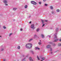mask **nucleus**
I'll return each mask as SVG.
<instances>
[{
	"label": "nucleus",
	"mask_w": 61,
	"mask_h": 61,
	"mask_svg": "<svg viewBox=\"0 0 61 61\" xmlns=\"http://www.w3.org/2000/svg\"><path fill=\"white\" fill-rule=\"evenodd\" d=\"M25 46L26 48L30 49L32 48V44L31 43H28Z\"/></svg>",
	"instance_id": "f257e3e1"
},
{
	"label": "nucleus",
	"mask_w": 61,
	"mask_h": 61,
	"mask_svg": "<svg viewBox=\"0 0 61 61\" xmlns=\"http://www.w3.org/2000/svg\"><path fill=\"white\" fill-rule=\"evenodd\" d=\"M54 36H55L54 37V39L55 40L53 42H55L57 41L58 40V39H57V36H56V35H55Z\"/></svg>",
	"instance_id": "f03ea898"
},
{
	"label": "nucleus",
	"mask_w": 61,
	"mask_h": 61,
	"mask_svg": "<svg viewBox=\"0 0 61 61\" xmlns=\"http://www.w3.org/2000/svg\"><path fill=\"white\" fill-rule=\"evenodd\" d=\"M31 3L33 5H36L37 3L34 1H31Z\"/></svg>",
	"instance_id": "7ed1b4c3"
},
{
	"label": "nucleus",
	"mask_w": 61,
	"mask_h": 61,
	"mask_svg": "<svg viewBox=\"0 0 61 61\" xmlns=\"http://www.w3.org/2000/svg\"><path fill=\"white\" fill-rule=\"evenodd\" d=\"M31 28H32L33 29H35V27H34V25L32 24L31 25V26H30Z\"/></svg>",
	"instance_id": "20e7f679"
},
{
	"label": "nucleus",
	"mask_w": 61,
	"mask_h": 61,
	"mask_svg": "<svg viewBox=\"0 0 61 61\" xmlns=\"http://www.w3.org/2000/svg\"><path fill=\"white\" fill-rule=\"evenodd\" d=\"M51 46L50 45H48L46 46V47L47 48H50Z\"/></svg>",
	"instance_id": "39448f33"
},
{
	"label": "nucleus",
	"mask_w": 61,
	"mask_h": 61,
	"mask_svg": "<svg viewBox=\"0 0 61 61\" xmlns=\"http://www.w3.org/2000/svg\"><path fill=\"white\" fill-rule=\"evenodd\" d=\"M3 2L4 3H7V1L6 0H4Z\"/></svg>",
	"instance_id": "423d86ee"
},
{
	"label": "nucleus",
	"mask_w": 61,
	"mask_h": 61,
	"mask_svg": "<svg viewBox=\"0 0 61 61\" xmlns=\"http://www.w3.org/2000/svg\"><path fill=\"white\" fill-rule=\"evenodd\" d=\"M29 59L30 61H33V60L31 59V57H30Z\"/></svg>",
	"instance_id": "0eeeda50"
},
{
	"label": "nucleus",
	"mask_w": 61,
	"mask_h": 61,
	"mask_svg": "<svg viewBox=\"0 0 61 61\" xmlns=\"http://www.w3.org/2000/svg\"><path fill=\"white\" fill-rule=\"evenodd\" d=\"M36 49V50H39V48H38V47H35Z\"/></svg>",
	"instance_id": "6e6552de"
},
{
	"label": "nucleus",
	"mask_w": 61,
	"mask_h": 61,
	"mask_svg": "<svg viewBox=\"0 0 61 61\" xmlns=\"http://www.w3.org/2000/svg\"><path fill=\"white\" fill-rule=\"evenodd\" d=\"M20 46H18L17 47V49H20Z\"/></svg>",
	"instance_id": "1a4fd4ad"
},
{
	"label": "nucleus",
	"mask_w": 61,
	"mask_h": 61,
	"mask_svg": "<svg viewBox=\"0 0 61 61\" xmlns=\"http://www.w3.org/2000/svg\"><path fill=\"white\" fill-rule=\"evenodd\" d=\"M33 40V39H30L29 41V42H30V41H32V40Z\"/></svg>",
	"instance_id": "9d476101"
},
{
	"label": "nucleus",
	"mask_w": 61,
	"mask_h": 61,
	"mask_svg": "<svg viewBox=\"0 0 61 61\" xmlns=\"http://www.w3.org/2000/svg\"><path fill=\"white\" fill-rule=\"evenodd\" d=\"M38 44L39 45H41V43L40 42H39Z\"/></svg>",
	"instance_id": "9b49d317"
},
{
	"label": "nucleus",
	"mask_w": 61,
	"mask_h": 61,
	"mask_svg": "<svg viewBox=\"0 0 61 61\" xmlns=\"http://www.w3.org/2000/svg\"><path fill=\"white\" fill-rule=\"evenodd\" d=\"M50 8L51 9H53V7H52V6H50Z\"/></svg>",
	"instance_id": "f8f14e48"
},
{
	"label": "nucleus",
	"mask_w": 61,
	"mask_h": 61,
	"mask_svg": "<svg viewBox=\"0 0 61 61\" xmlns=\"http://www.w3.org/2000/svg\"><path fill=\"white\" fill-rule=\"evenodd\" d=\"M41 35L42 38H44V35L43 34H41Z\"/></svg>",
	"instance_id": "ddd939ff"
},
{
	"label": "nucleus",
	"mask_w": 61,
	"mask_h": 61,
	"mask_svg": "<svg viewBox=\"0 0 61 61\" xmlns=\"http://www.w3.org/2000/svg\"><path fill=\"white\" fill-rule=\"evenodd\" d=\"M61 44L60 43H59L58 44V46H61Z\"/></svg>",
	"instance_id": "4468645a"
},
{
	"label": "nucleus",
	"mask_w": 61,
	"mask_h": 61,
	"mask_svg": "<svg viewBox=\"0 0 61 61\" xmlns=\"http://www.w3.org/2000/svg\"><path fill=\"white\" fill-rule=\"evenodd\" d=\"M16 9H17L16 8H14L13 9V10L14 11H15V10H16Z\"/></svg>",
	"instance_id": "2eb2a0df"
},
{
	"label": "nucleus",
	"mask_w": 61,
	"mask_h": 61,
	"mask_svg": "<svg viewBox=\"0 0 61 61\" xmlns=\"http://www.w3.org/2000/svg\"><path fill=\"white\" fill-rule=\"evenodd\" d=\"M25 8H26L27 7V5H25Z\"/></svg>",
	"instance_id": "dca6fc26"
},
{
	"label": "nucleus",
	"mask_w": 61,
	"mask_h": 61,
	"mask_svg": "<svg viewBox=\"0 0 61 61\" xmlns=\"http://www.w3.org/2000/svg\"><path fill=\"white\" fill-rule=\"evenodd\" d=\"M45 57H43L42 58V60H45Z\"/></svg>",
	"instance_id": "f3484780"
},
{
	"label": "nucleus",
	"mask_w": 61,
	"mask_h": 61,
	"mask_svg": "<svg viewBox=\"0 0 61 61\" xmlns=\"http://www.w3.org/2000/svg\"><path fill=\"white\" fill-rule=\"evenodd\" d=\"M59 10L58 9H57L56 10V11H57V12H59Z\"/></svg>",
	"instance_id": "a211bd4d"
},
{
	"label": "nucleus",
	"mask_w": 61,
	"mask_h": 61,
	"mask_svg": "<svg viewBox=\"0 0 61 61\" xmlns=\"http://www.w3.org/2000/svg\"><path fill=\"white\" fill-rule=\"evenodd\" d=\"M41 21L42 23H44V20H42Z\"/></svg>",
	"instance_id": "6ab92c4d"
},
{
	"label": "nucleus",
	"mask_w": 61,
	"mask_h": 61,
	"mask_svg": "<svg viewBox=\"0 0 61 61\" xmlns=\"http://www.w3.org/2000/svg\"><path fill=\"white\" fill-rule=\"evenodd\" d=\"M39 29H38L36 30V31L37 32H38L39 31Z\"/></svg>",
	"instance_id": "aec40b11"
},
{
	"label": "nucleus",
	"mask_w": 61,
	"mask_h": 61,
	"mask_svg": "<svg viewBox=\"0 0 61 61\" xmlns=\"http://www.w3.org/2000/svg\"><path fill=\"white\" fill-rule=\"evenodd\" d=\"M37 58H38V60H40V59H39V57H38V56H37Z\"/></svg>",
	"instance_id": "412c9836"
},
{
	"label": "nucleus",
	"mask_w": 61,
	"mask_h": 61,
	"mask_svg": "<svg viewBox=\"0 0 61 61\" xmlns=\"http://www.w3.org/2000/svg\"><path fill=\"white\" fill-rule=\"evenodd\" d=\"M3 28L4 29H5L6 28V27H5V26H3Z\"/></svg>",
	"instance_id": "4be33fe9"
},
{
	"label": "nucleus",
	"mask_w": 61,
	"mask_h": 61,
	"mask_svg": "<svg viewBox=\"0 0 61 61\" xmlns=\"http://www.w3.org/2000/svg\"><path fill=\"white\" fill-rule=\"evenodd\" d=\"M36 36H36V35H34V37L36 38Z\"/></svg>",
	"instance_id": "5701e85b"
},
{
	"label": "nucleus",
	"mask_w": 61,
	"mask_h": 61,
	"mask_svg": "<svg viewBox=\"0 0 61 61\" xmlns=\"http://www.w3.org/2000/svg\"><path fill=\"white\" fill-rule=\"evenodd\" d=\"M11 35H12V33H10V34L9 35V36H11Z\"/></svg>",
	"instance_id": "b1692460"
},
{
	"label": "nucleus",
	"mask_w": 61,
	"mask_h": 61,
	"mask_svg": "<svg viewBox=\"0 0 61 61\" xmlns=\"http://www.w3.org/2000/svg\"><path fill=\"white\" fill-rule=\"evenodd\" d=\"M25 59V58H24V59L22 60V61H25V60H24Z\"/></svg>",
	"instance_id": "393cba45"
},
{
	"label": "nucleus",
	"mask_w": 61,
	"mask_h": 61,
	"mask_svg": "<svg viewBox=\"0 0 61 61\" xmlns=\"http://www.w3.org/2000/svg\"><path fill=\"white\" fill-rule=\"evenodd\" d=\"M39 4H41V2H39Z\"/></svg>",
	"instance_id": "a878e982"
},
{
	"label": "nucleus",
	"mask_w": 61,
	"mask_h": 61,
	"mask_svg": "<svg viewBox=\"0 0 61 61\" xmlns=\"http://www.w3.org/2000/svg\"><path fill=\"white\" fill-rule=\"evenodd\" d=\"M20 31H22V29H20Z\"/></svg>",
	"instance_id": "bb28decb"
},
{
	"label": "nucleus",
	"mask_w": 61,
	"mask_h": 61,
	"mask_svg": "<svg viewBox=\"0 0 61 61\" xmlns=\"http://www.w3.org/2000/svg\"><path fill=\"white\" fill-rule=\"evenodd\" d=\"M31 52L32 53V54H33V51H31Z\"/></svg>",
	"instance_id": "cd10ccee"
},
{
	"label": "nucleus",
	"mask_w": 61,
	"mask_h": 61,
	"mask_svg": "<svg viewBox=\"0 0 61 61\" xmlns=\"http://www.w3.org/2000/svg\"><path fill=\"white\" fill-rule=\"evenodd\" d=\"M45 22H47V20H45Z\"/></svg>",
	"instance_id": "c85d7f7f"
},
{
	"label": "nucleus",
	"mask_w": 61,
	"mask_h": 61,
	"mask_svg": "<svg viewBox=\"0 0 61 61\" xmlns=\"http://www.w3.org/2000/svg\"><path fill=\"white\" fill-rule=\"evenodd\" d=\"M3 61H5V59H3Z\"/></svg>",
	"instance_id": "c756f323"
},
{
	"label": "nucleus",
	"mask_w": 61,
	"mask_h": 61,
	"mask_svg": "<svg viewBox=\"0 0 61 61\" xmlns=\"http://www.w3.org/2000/svg\"><path fill=\"white\" fill-rule=\"evenodd\" d=\"M56 29V31H57L58 30V28H57Z\"/></svg>",
	"instance_id": "7c9ffc66"
},
{
	"label": "nucleus",
	"mask_w": 61,
	"mask_h": 61,
	"mask_svg": "<svg viewBox=\"0 0 61 61\" xmlns=\"http://www.w3.org/2000/svg\"><path fill=\"white\" fill-rule=\"evenodd\" d=\"M46 1V0H43V1H44V2H45Z\"/></svg>",
	"instance_id": "2f4dec72"
},
{
	"label": "nucleus",
	"mask_w": 61,
	"mask_h": 61,
	"mask_svg": "<svg viewBox=\"0 0 61 61\" xmlns=\"http://www.w3.org/2000/svg\"><path fill=\"white\" fill-rule=\"evenodd\" d=\"M44 25H45V24H43L42 25V26H44Z\"/></svg>",
	"instance_id": "473e14b6"
},
{
	"label": "nucleus",
	"mask_w": 61,
	"mask_h": 61,
	"mask_svg": "<svg viewBox=\"0 0 61 61\" xmlns=\"http://www.w3.org/2000/svg\"><path fill=\"white\" fill-rule=\"evenodd\" d=\"M45 6H47V4H45Z\"/></svg>",
	"instance_id": "72a5a7b5"
},
{
	"label": "nucleus",
	"mask_w": 61,
	"mask_h": 61,
	"mask_svg": "<svg viewBox=\"0 0 61 61\" xmlns=\"http://www.w3.org/2000/svg\"><path fill=\"white\" fill-rule=\"evenodd\" d=\"M5 5H7V4H5Z\"/></svg>",
	"instance_id": "f704fd0d"
},
{
	"label": "nucleus",
	"mask_w": 61,
	"mask_h": 61,
	"mask_svg": "<svg viewBox=\"0 0 61 61\" xmlns=\"http://www.w3.org/2000/svg\"><path fill=\"white\" fill-rule=\"evenodd\" d=\"M29 23L30 24H31V21H30Z\"/></svg>",
	"instance_id": "c9c22d12"
},
{
	"label": "nucleus",
	"mask_w": 61,
	"mask_h": 61,
	"mask_svg": "<svg viewBox=\"0 0 61 61\" xmlns=\"http://www.w3.org/2000/svg\"><path fill=\"white\" fill-rule=\"evenodd\" d=\"M60 41H61V39L59 40Z\"/></svg>",
	"instance_id": "e433bc0d"
},
{
	"label": "nucleus",
	"mask_w": 61,
	"mask_h": 61,
	"mask_svg": "<svg viewBox=\"0 0 61 61\" xmlns=\"http://www.w3.org/2000/svg\"><path fill=\"white\" fill-rule=\"evenodd\" d=\"M51 51H52V50L51 49Z\"/></svg>",
	"instance_id": "4c0bfd02"
},
{
	"label": "nucleus",
	"mask_w": 61,
	"mask_h": 61,
	"mask_svg": "<svg viewBox=\"0 0 61 61\" xmlns=\"http://www.w3.org/2000/svg\"><path fill=\"white\" fill-rule=\"evenodd\" d=\"M52 14H53V12H51Z\"/></svg>",
	"instance_id": "58836bf2"
},
{
	"label": "nucleus",
	"mask_w": 61,
	"mask_h": 61,
	"mask_svg": "<svg viewBox=\"0 0 61 61\" xmlns=\"http://www.w3.org/2000/svg\"><path fill=\"white\" fill-rule=\"evenodd\" d=\"M51 54H52V52H51Z\"/></svg>",
	"instance_id": "ea45409f"
},
{
	"label": "nucleus",
	"mask_w": 61,
	"mask_h": 61,
	"mask_svg": "<svg viewBox=\"0 0 61 61\" xmlns=\"http://www.w3.org/2000/svg\"><path fill=\"white\" fill-rule=\"evenodd\" d=\"M3 49H2L1 51H3Z\"/></svg>",
	"instance_id": "a19ab883"
},
{
	"label": "nucleus",
	"mask_w": 61,
	"mask_h": 61,
	"mask_svg": "<svg viewBox=\"0 0 61 61\" xmlns=\"http://www.w3.org/2000/svg\"><path fill=\"white\" fill-rule=\"evenodd\" d=\"M51 36H49V37H51Z\"/></svg>",
	"instance_id": "79ce46f5"
},
{
	"label": "nucleus",
	"mask_w": 61,
	"mask_h": 61,
	"mask_svg": "<svg viewBox=\"0 0 61 61\" xmlns=\"http://www.w3.org/2000/svg\"><path fill=\"white\" fill-rule=\"evenodd\" d=\"M0 37H1V36H0Z\"/></svg>",
	"instance_id": "37998d69"
},
{
	"label": "nucleus",
	"mask_w": 61,
	"mask_h": 61,
	"mask_svg": "<svg viewBox=\"0 0 61 61\" xmlns=\"http://www.w3.org/2000/svg\"><path fill=\"white\" fill-rule=\"evenodd\" d=\"M16 61L15 60L14 61Z\"/></svg>",
	"instance_id": "c03bdc74"
},
{
	"label": "nucleus",
	"mask_w": 61,
	"mask_h": 61,
	"mask_svg": "<svg viewBox=\"0 0 61 61\" xmlns=\"http://www.w3.org/2000/svg\"><path fill=\"white\" fill-rule=\"evenodd\" d=\"M40 42H41V40H40Z\"/></svg>",
	"instance_id": "a18cd8bd"
},
{
	"label": "nucleus",
	"mask_w": 61,
	"mask_h": 61,
	"mask_svg": "<svg viewBox=\"0 0 61 61\" xmlns=\"http://www.w3.org/2000/svg\"><path fill=\"white\" fill-rule=\"evenodd\" d=\"M29 17H30V16H29Z\"/></svg>",
	"instance_id": "49530a36"
}]
</instances>
